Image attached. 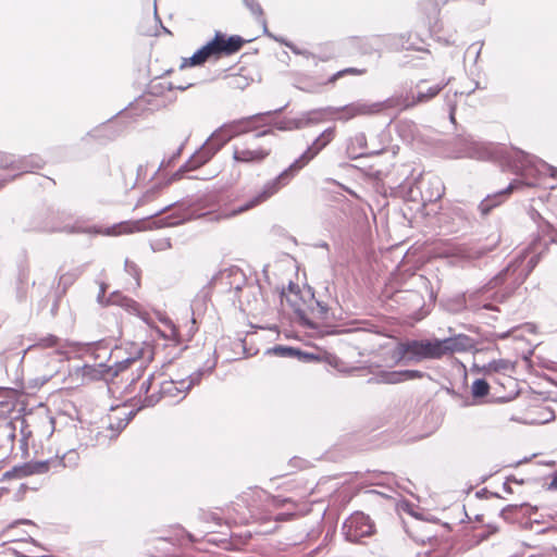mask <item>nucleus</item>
Instances as JSON below:
<instances>
[{"label":"nucleus","mask_w":557,"mask_h":557,"mask_svg":"<svg viewBox=\"0 0 557 557\" xmlns=\"http://www.w3.org/2000/svg\"><path fill=\"white\" fill-rule=\"evenodd\" d=\"M244 3L249 9V11L258 17L259 22L262 24L264 34L268 35L269 33L267 27V21L263 17V10L260 3L257 0H244Z\"/></svg>","instance_id":"nucleus-25"},{"label":"nucleus","mask_w":557,"mask_h":557,"mask_svg":"<svg viewBox=\"0 0 557 557\" xmlns=\"http://www.w3.org/2000/svg\"><path fill=\"white\" fill-rule=\"evenodd\" d=\"M549 490H557V471L553 474L552 481L548 485Z\"/></svg>","instance_id":"nucleus-43"},{"label":"nucleus","mask_w":557,"mask_h":557,"mask_svg":"<svg viewBox=\"0 0 557 557\" xmlns=\"http://www.w3.org/2000/svg\"><path fill=\"white\" fill-rule=\"evenodd\" d=\"M125 271L135 277L136 280V285L139 286V269L138 267L129 261L128 259L125 260Z\"/></svg>","instance_id":"nucleus-33"},{"label":"nucleus","mask_w":557,"mask_h":557,"mask_svg":"<svg viewBox=\"0 0 557 557\" xmlns=\"http://www.w3.org/2000/svg\"><path fill=\"white\" fill-rule=\"evenodd\" d=\"M110 127V125H106L102 131H107Z\"/></svg>","instance_id":"nucleus-54"},{"label":"nucleus","mask_w":557,"mask_h":557,"mask_svg":"<svg viewBox=\"0 0 557 557\" xmlns=\"http://www.w3.org/2000/svg\"><path fill=\"white\" fill-rule=\"evenodd\" d=\"M41 166L42 160L38 156L15 159L13 156L0 153V168L28 172L34 169H40Z\"/></svg>","instance_id":"nucleus-13"},{"label":"nucleus","mask_w":557,"mask_h":557,"mask_svg":"<svg viewBox=\"0 0 557 557\" xmlns=\"http://www.w3.org/2000/svg\"><path fill=\"white\" fill-rule=\"evenodd\" d=\"M490 392L488 383L483 379L475 380L471 385V394L474 398L485 397Z\"/></svg>","instance_id":"nucleus-26"},{"label":"nucleus","mask_w":557,"mask_h":557,"mask_svg":"<svg viewBox=\"0 0 557 557\" xmlns=\"http://www.w3.org/2000/svg\"><path fill=\"white\" fill-rule=\"evenodd\" d=\"M116 422L112 421V417H109V423L107 426L108 434H104L106 437L110 440L116 438L117 435L126 428L128 424L129 418L124 414V417H116Z\"/></svg>","instance_id":"nucleus-22"},{"label":"nucleus","mask_w":557,"mask_h":557,"mask_svg":"<svg viewBox=\"0 0 557 557\" xmlns=\"http://www.w3.org/2000/svg\"><path fill=\"white\" fill-rule=\"evenodd\" d=\"M234 288H235L236 292H240L243 289L242 285H239V284H237Z\"/></svg>","instance_id":"nucleus-49"},{"label":"nucleus","mask_w":557,"mask_h":557,"mask_svg":"<svg viewBox=\"0 0 557 557\" xmlns=\"http://www.w3.org/2000/svg\"><path fill=\"white\" fill-rule=\"evenodd\" d=\"M131 351L128 356L120 359V355L122 352L121 348H115L111 351L110 358H115V361L112 364L108 363H98V364H85L79 371L82 372L83 377L96 381L107 379L108 376L114 377L119 375V373L123 372L131 364L139 363L138 368L143 369V366L151 360L152 352L150 347H144L143 344L133 343L131 344Z\"/></svg>","instance_id":"nucleus-2"},{"label":"nucleus","mask_w":557,"mask_h":557,"mask_svg":"<svg viewBox=\"0 0 557 557\" xmlns=\"http://www.w3.org/2000/svg\"><path fill=\"white\" fill-rule=\"evenodd\" d=\"M273 352L282 357H294L296 355H299L298 350L286 346H276L273 348Z\"/></svg>","instance_id":"nucleus-32"},{"label":"nucleus","mask_w":557,"mask_h":557,"mask_svg":"<svg viewBox=\"0 0 557 557\" xmlns=\"http://www.w3.org/2000/svg\"><path fill=\"white\" fill-rule=\"evenodd\" d=\"M318 307L320 310V313L324 315L326 313V307L322 306L320 302H318Z\"/></svg>","instance_id":"nucleus-45"},{"label":"nucleus","mask_w":557,"mask_h":557,"mask_svg":"<svg viewBox=\"0 0 557 557\" xmlns=\"http://www.w3.org/2000/svg\"><path fill=\"white\" fill-rule=\"evenodd\" d=\"M449 116H450V120L454 122V120H455V107L454 106H450Z\"/></svg>","instance_id":"nucleus-46"},{"label":"nucleus","mask_w":557,"mask_h":557,"mask_svg":"<svg viewBox=\"0 0 557 557\" xmlns=\"http://www.w3.org/2000/svg\"><path fill=\"white\" fill-rule=\"evenodd\" d=\"M52 231H58V232H65V233H79V232H83V230L81 227H77V226H63V227H59V228H53Z\"/></svg>","instance_id":"nucleus-39"},{"label":"nucleus","mask_w":557,"mask_h":557,"mask_svg":"<svg viewBox=\"0 0 557 557\" xmlns=\"http://www.w3.org/2000/svg\"><path fill=\"white\" fill-rule=\"evenodd\" d=\"M294 512L292 511H288V512H283V513H278L275 516V521H286V520H289L292 517H294Z\"/></svg>","instance_id":"nucleus-40"},{"label":"nucleus","mask_w":557,"mask_h":557,"mask_svg":"<svg viewBox=\"0 0 557 557\" xmlns=\"http://www.w3.org/2000/svg\"><path fill=\"white\" fill-rule=\"evenodd\" d=\"M78 459V455L76 451L71 450L67 454H65L62 458V462L64 466H66V461L72 462L73 465L76 463V460Z\"/></svg>","instance_id":"nucleus-37"},{"label":"nucleus","mask_w":557,"mask_h":557,"mask_svg":"<svg viewBox=\"0 0 557 557\" xmlns=\"http://www.w3.org/2000/svg\"><path fill=\"white\" fill-rule=\"evenodd\" d=\"M240 277L243 278V283H245L244 274L240 273Z\"/></svg>","instance_id":"nucleus-56"},{"label":"nucleus","mask_w":557,"mask_h":557,"mask_svg":"<svg viewBox=\"0 0 557 557\" xmlns=\"http://www.w3.org/2000/svg\"><path fill=\"white\" fill-rule=\"evenodd\" d=\"M271 133V129H265L256 133L251 138L243 143L235 144L233 146L234 161L246 164L262 163L270 156L271 147L257 145V139Z\"/></svg>","instance_id":"nucleus-7"},{"label":"nucleus","mask_w":557,"mask_h":557,"mask_svg":"<svg viewBox=\"0 0 557 557\" xmlns=\"http://www.w3.org/2000/svg\"><path fill=\"white\" fill-rule=\"evenodd\" d=\"M109 302L111 305H116V306L123 307L127 311H131L135 314H140V306L135 300H133L124 295H121L119 293H113L109 297Z\"/></svg>","instance_id":"nucleus-21"},{"label":"nucleus","mask_w":557,"mask_h":557,"mask_svg":"<svg viewBox=\"0 0 557 557\" xmlns=\"http://www.w3.org/2000/svg\"><path fill=\"white\" fill-rule=\"evenodd\" d=\"M522 181H513L506 188L486 196L479 205V211L482 215H487L494 208L503 203L507 197L518 187L522 186Z\"/></svg>","instance_id":"nucleus-15"},{"label":"nucleus","mask_w":557,"mask_h":557,"mask_svg":"<svg viewBox=\"0 0 557 557\" xmlns=\"http://www.w3.org/2000/svg\"><path fill=\"white\" fill-rule=\"evenodd\" d=\"M367 73V70L366 69H358V67H347V69H344L342 71H338L336 72L335 74H333L327 83L330 84H334L338 78L347 75V74H351V75H363Z\"/></svg>","instance_id":"nucleus-27"},{"label":"nucleus","mask_w":557,"mask_h":557,"mask_svg":"<svg viewBox=\"0 0 557 557\" xmlns=\"http://www.w3.org/2000/svg\"><path fill=\"white\" fill-rule=\"evenodd\" d=\"M106 294V287L104 285L102 284L101 287H100V294L98 295V299L100 300L101 297H103Z\"/></svg>","instance_id":"nucleus-44"},{"label":"nucleus","mask_w":557,"mask_h":557,"mask_svg":"<svg viewBox=\"0 0 557 557\" xmlns=\"http://www.w3.org/2000/svg\"><path fill=\"white\" fill-rule=\"evenodd\" d=\"M231 139L232 134L226 132L224 125L221 126L211 135L201 148L189 158L182 170L191 171L207 163Z\"/></svg>","instance_id":"nucleus-8"},{"label":"nucleus","mask_w":557,"mask_h":557,"mask_svg":"<svg viewBox=\"0 0 557 557\" xmlns=\"http://www.w3.org/2000/svg\"><path fill=\"white\" fill-rule=\"evenodd\" d=\"M513 369L512 363L506 359L492 360L487 364L482 367L474 366L473 371L483 373L484 375H491L492 373H505Z\"/></svg>","instance_id":"nucleus-20"},{"label":"nucleus","mask_w":557,"mask_h":557,"mask_svg":"<svg viewBox=\"0 0 557 557\" xmlns=\"http://www.w3.org/2000/svg\"><path fill=\"white\" fill-rule=\"evenodd\" d=\"M299 172L297 168H294L292 163L287 169L281 172L276 177L268 181L262 189L249 201L240 205L234 209L230 213H226L225 216H234L236 214L243 213L249 209L255 208L256 206L267 201L272 196L276 195L282 188L287 186L290 181L295 177V175Z\"/></svg>","instance_id":"nucleus-5"},{"label":"nucleus","mask_w":557,"mask_h":557,"mask_svg":"<svg viewBox=\"0 0 557 557\" xmlns=\"http://www.w3.org/2000/svg\"><path fill=\"white\" fill-rule=\"evenodd\" d=\"M424 83V81H420L418 84H417V88H420L421 84Z\"/></svg>","instance_id":"nucleus-53"},{"label":"nucleus","mask_w":557,"mask_h":557,"mask_svg":"<svg viewBox=\"0 0 557 557\" xmlns=\"http://www.w3.org/2000/svg\"><path fill=\"white\" fill-rule=\"evenodd\" d=\"M346 152L351 160L379 153V151H367V137L364 133H357L348 140Z\"/></svg>","instance_id":"nucleus-18"},{"label":"nucleus","mask_w":557,"mask_h":557,"mask_svg":"<svg viewBox=\"0 0 557 557\" xmlns=\"http://www.w3.org/2000/svg\"><path fill=\"white\" fill-rule=\"evenodd\" d=\"M447 84L448 82H445L428 88L426 91H419L416 96L413 95L414 106L430 101L432 98L437 96Z\"/></svg>","instance_id":"nucleus-23"},{"label":"nucleus","mask_w":557,"mask_h":557,"mask_svg":"<svg viewBox=\"0 0 557 557\" xmlns=\"http://www.w3.org/2000/svg\"><path fill=\"white\" fill-rule=\"evenodd\" d=\"M157 195H158V188H151L145 193V195L143 196L140 201L143 203H145L147 201L154 199L157 197Z\"/></svg>","instance_id":"nucleus-38"},{"label":"nucleus","mask_w":557,"mask_h":557,"mask_svg":"<svg viewBox=\"0 0 557 557\" xmlns=\"http://www.w3.org/2000/svg\"><path fill=\"white\" fill-rule=\"evenodd\" d=\"M530 262L532 263V267L535 265V261H533V259H531Z\"/></svg>","instance_id":"nucleus-55"},{"label":"nucleus","mask_w":557,"mask_h":557,"mask_svg":"<svg viewBox=\"0 0 557 557\" xmlns=\"http://www.w3.org/2000/svg\"><path fill=\"white\" fill-rule=\"evenodd\" d=\"M425 373L419 370L382 371L376 377L377 383L397 384L424 377Z\"/></svg>","instance_id":"nucleus-17"},{"label":"nucleus","mask_w":557,"mask_h":557,"mask_svg":"<svg viewBox=\"0 0 557 557\" xmlns=\"http://www.w3.org/2000/svg\"><path fill=\"white\" fill-rule=\"evenodd\" d=\"M372 103L357 101L344 107H327L322 109L321 112L334 115V119L342 122H348L349 120L360 115H372L374 114Z\"/></svg>","instance_id":"nucleus-10"},{"label":"nucleus","mask_w":557,"mask_h":557,"mask_svg":"<svg viewBox=\"0 0 557 557\" xmlns=\"http://www.w3.org/2000/svg\"><path fill=\"white\" fill-rule=\"evenodd\" d=\"M483 308H485V309H493V307H492V305H491V304H485V305H483Z\"/></svg>","instance_id":"nucleus-50"},{"label":"nucleus","mask_w":557,"mask_h":557,"mask_svg":"<svg viewBox=\"0 0 557 557\" xmlns=\"http://www.w3.org/2000/svg\"><path fill=\"white\" fill-rule=\"evenodd\" d=\"M132 230L126 224H119L112 227H109L106 232L107 235H120L123 233H129Z\"/></svg>","instance_id":"nucleus-34"},{"label":"nucleus","mask_w":557,"mask_h":557,"mask_svg":"<svg viewBox=\"0 0 557 557\" xmlns=\"http://www.w3.org/2000/svg\"><path fill=\"white\" fill-rule=\"evenodd\" d=\"M203 371L198 370L186 379L162 381L158 393L145 397L143 407H152L161 399H165L170 404L183 400L189 389L200 383Z\"/></svg>","instance_id":"nucleus-4"},{"label":"nucleus","mask_w":557,"mask_h":557,"mask_svg":"<svg viewBox=\"0 0 557 557\" xmlns=\"http://www.w3.org/2000/svg\"><path fill=\"white\" fill-rule=\"evenodd\" d=\"M499 236L490 238L488 244H473L461 246L456 251V257L462 261L473 262L484 258L488 252L493 251L499 244Z\"/></svg>","instance_id":"nucleus-12"},{"label":"nucleus","mask_w":557,"mask_h":557,"mask_svg":"<svg viewBox=\"0 0 557 557\" xmlns=\"http://www.w3.org/2000/svg\"><path fill=\"white\" fill-rule=\"evenodd\" d=\"M397 361L420 362L425 359H440L437 338L435 339H411L397 344L394 352Z\"/></svg>","instance_id":"nucleus-6"},{"label":"nucleus","mask_w":557,"mask_h":557,"mask_svg":"<svg viewBox=\"0 0 557 557\" xmlns=\"http://www.w3.org/2000/svg\"><path fill=\"white\" fill-rule=\"evenodd\" d=\"M271 112L259 113V114H256V115H251V116H248V117H245V119H240V120L234 121V122L228 123V124H224V126H225L226 132L232 134V138H234V137H236L238 135L246 134L248 132L255 131L257 128V126L253 124V121L257 120V119H260L263 115H268Z\"/></svg>","instance_id":"nucleus-19"},{"label":"nucleus","mask_w":557,"mask_h":557,"mask_svg":"<svg viewBox=\"0 0 557 557\" xmlns=\"http://www.w3.org/2000/svg\"><path fill=\"white\" fill-rule=\"evenodd\" d=\"M273 505L276 507H284L286 505H290L293 508H295L294 502H292L289 498H281L280 496L273 497Z\"/></svg>","instance_id":"nucleus-35"},{"label":"nucleus","mask_w":557,"mask_h":557,"mask_svg":"<svg viewBox=\"0 0 557 557\" xmlns=\"http://www.w3.org/2000/svg\"><path fill=\"white\" fill-rule=\"evenodd\" d=\"M510 332H505L498 335L499 338H507Z\"/></svg>","instance_id":"nucleus-48"},{"label":"nucleus","mask_w":557,"mask_h":557,"mask_svg":"<svg viewBox=\"0 0 557 557\" xmlns=\"http://www.w3.org/2000/svg\"><path fill=\"white\" fill-rule=\"evenodd\" d=\"M286 299L288 302H290V306L294 308V310H295L296 314L298 315V318L300 319L302 325L308 326L310 329L317 327V325L306 317L305 312L301 310V308L296 302H293L289 298H286Z\"/></svg>","instance_id":"nucleus-30"},{"label":"nucleus","mask_w":557,"mask_h":557,"mask_svg":"<svg viewBox=\"0 0 557 557\" xmlns=\"http://www.w3.org/2000/svg\"><path fill=\"white\" fill-rule=\"evenodd\" d=\"M411 296L413 298H417L419 304H421L423 301L422 297L419 294H417V293L411 294Z\"/></svg>","instance_id":"nucleus-47"},{"label":"nucleus","mask_w":557,"mask_h":557,"mask_svg":"<svg viewBox=\"0 0 557 557\" xmlns=\"http://www.w3.org/2000/svg\"><path fill=\"white\" fill-rule=\"evenodd\" d=\"M245 40L237 35L226 38L221 32H216L214 38L198 49L190 58H184L181 69L186 66L202 65L211 59H219L222 55H231L240 50Z\"/></svg>","instance_id":"nucleus-3"},{"label":"nucleus","mask_w":557,"mask_h":557,"mask_svg":"<svg viewBox=\"0 0 557 557\" xmlns=\"http://www.w3.org/2000/svg\"><path fill=\"white\" fill-rule=\"evenodd\" d=\"M485 0H479V3L480 4H483Z\"/></svg>","instance_id":"nucleus-57"},{"label":"nucleus","mask_w":557,"mask_h":557,"mask_svg":"<svg viewBox=\"0 0 557 557\" xmlns=\"http://www.w3.org/2000/svg\"><path fill=\"white\" fill-rule=\"evenodd\" d=\"M189 86H191V84H189L188 86H178L177 88L181 89V90H185L186 88H188Z\"/></svg>","instance_id":"nucleus-51"},{"label":"nucleus","mask_w":557,"mask_h":557,"mask_svg":"<svg viewBox=\"0 0 557 557\" xmlns=\"http://www.w3.org/2000/svg\"><path fill=\"white\" fill-rule=\"evenodd\" d=\"M47 470V465L45 462L36 463V465H24L21 467H15L13 472L16 476L23 478L30 475L33 473H40Z\"/></svg>","instance_id":"nucleus-24"},{"label":"nucleus","mask_w":557,"mask_h":557,"mask_svg":"<svg viewBox=\"0 0 557 557\" xmlns=\"http://www.w3.org/2000/svg\"><path fill=\"white\" fill-rule=\"evenodd\" d=\"M469 157L480 160H498L517 174H527L533 171L539 174H543L546 169L550 170V166L537 159L535 156L517 148L507 150L502 146L492 144H473L469 152Z\"/></svg>","instance_id":"nucleus-1"},{"label":"nucleus","mask_w":557,"mask_h":557,"mask_svg":"<svg viewBox=\"0 0 557 557\" xmlns=\"http://www.w3.org/2000/svg\"><path fill=\"white\" fill-rule=\"evenodd\" d=\"M372 106L377 107L373 108L374 114L387 109H397L398 111H404L414 107L413 95H394L384 101L372 102Z\"/></svg>","instance_id":"nucleus-16"},{"label":"nucleus","mask_w":557,"mask_h":557,"mask_svg":"<svg viewBox=\"0 0 557 557\" xmlns=\"http://www.w3.org/2000/svg\"><path fill=\"white\" fill-rule=\"evenodd\" d=\"M432 185L435 187V191H432L429 196H425V199L429 201L440 199L444 193L443 185L438 178H434Z\"/></svg>","instance_id":"nucleus-31"},{"label":"nucleus","mask_w":557,"mask_h":557,"mask_svg":"<svg viewBox=\"0 0 557 557\" xmlns=\"http://www.w3.org/2000/svg\"><path fill=\"white\" fill-rule=\"evenodd\" d=\"M61 339L55 335H47L38 339V342L34 345V347L39 348H54L60 347Z\"/></svg>","instance_id":"nucleus-28"},{"label":"nucleus","mask_w":557,"mask_h":557,"mask_svg":"<svg viewBox=\"0 0 557 557\" xmlns=\"http://www.w3.org/2000/svg\"><path fill=\"white\" fill-rule=\"evenodd\" d=\"M152 379L153 376L150 375L147 381H145L143 384H141V387H140V391H144L146 394H148L149 389H150V386H151V382H152Z\"/></svg>","instance_id":"nucleus-42"},{"label":"nucleus","mask_w":557,"mask_h":557,"mask_svg":"<svg viewBox=\"0 0 557 557\" xmlns=\"http://www.w3.org/2000/svg\"><path fill=\"white\" fill-rule=\"evenodd\" d=\"M539 230L544 236H546L548 238L549 242L556 240L557 232L555 231L553 225H550L548 222L544 221L543 219H541V222L539 223Z\"/></svg>","instance_id":"nucleus-29"},{"label":"nucleus","mask_w":557,"mask_h":557,"mask_svg":"<svg viewBox=\"0 0 557 557\" xmlns=\"http://www.w3.org/2000/svg\"><path fill=\"white\" fill-rule=\"evenodd\" d=\"M440 349V359L449 354L468 351L473 347V341L465 334L453 337L437 339Z\"/></svg>","instance_id":"nucleus-14"},{"label":"nucleus","mask_w":557,"mask_h":557,"mask_svg":"<svg viewBox=\"0 0 557 557\" xmlns=\"http://www.w3.org/2000/svg\"><path fill=\"white\" fill-rule=\"evenodd\" d=\"M196 305H197V300L193 301V304H191V310H193V312L195 311V307H196Z\"/></svg>","instance_id":"nucleus-52"},{"label":"nucleus","mask_w":557,"mask_h":557,"mask_svg":"<svg viewBox=\"0 0 557 557\" xmlns=\"http://www.w3.org/2000/svg\"><path fill=\"white\" fill-rule=\"evenodd\" d=\"M342 530L348 542L357 543L361 539L370 536L374 531V525L369 516L356 512L345 520Z\"/></svg>","instance_id":"nucleus-9"},{"label":"nucleus","mask_w":557,"mask_h":557,"mask_svg":"<svg viewBox=\"0 0 557 557\" xmlns=\"http://www.w3.org/2000/svg\"><path fill=\"white\" fill-rule=\"evenodd\" d=\"M335 137V127H329L323 131L319 137L306 149V151L296 159L293 164L299 171L313 160Z\"/></svg>","instance_id":"nucleus-11"},{"label":"nucleus","mask_w":557,"mask_h":557,"mask_svg":"<svg viewBox=\"0 0 557 557\" xmlns=\"http://www.w3.org/2000/svg\"><path fill=\"white\" fill-rule=\"evenodd\" d=\"M510 271V267L506 268L503 272H500L496 277H494L491 282H490V285L492 287H495L497 286L498 284H500L503 281H504V277L507 275V273Z\"/></svg>","instance_id":"nucleus-36"},{"label":"nucleus","mask_w":557,"mask_h":557,"mask_svg":"<svg viewBox=\"0 0 557 557\" xmlns=\"http://www.w3.org/2000/svg\"><path fill=\"white\" fill-rule=\"evenodd\" d=\"M304 125H305V123H302V122L300 121V122H298V123H294V126H292V125L286 126V125H283V124H278V125H277V128H278V129H281V131H286V129H293V128H300V127H302Z\"/></svg>","instance_id":"nucleus-41"}]
</instances>
